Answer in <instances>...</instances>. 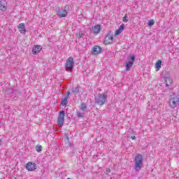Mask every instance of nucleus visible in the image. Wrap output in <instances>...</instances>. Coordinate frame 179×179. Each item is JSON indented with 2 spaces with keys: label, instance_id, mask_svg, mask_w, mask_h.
Here are the masks:
<instances>
[{
  "label": "nucleus",
  "instance_id": "nucleus-1",
  "mask_svg": "<svg viewBox=\"0 0 179 179\" xmlns=\"http://www.w3.org/2000/svg\"><path fill=\"white\" fill-rule=\"evenodd\" d=\"M72 10L71 7L69 5L66 6L64 8H56V15L60 19L64 17H66L68 16V13Z\"/></svg>",
  "mask_w": 179,
  "mask_h": 179
},
{
  "label": "nucleus",
  "instance_id": "nucleus-19",
  "mask_svg": "<svg viewBox=\"0 0 179 179\" xmlns=\"http://www.w3.org/2000/svg\"><path fill=\"white\" fill-rule=\"evenodd\" d=\"M61 106H63V107H66L68 106V97H64L62 99Z\"/></svg>",
  "mask_w": 179,
  "mask_h": 179
},
{
  "label": "nucleus",
  "instance_id": "nucleus-28",
  "mask_svg": "<svg viewBox=\"0 0 179 179\" xmlns=\"http://www.w3.org/2000/svg\"><path fill=\"white\" fill-rule=\"evenodd\" d=\"M124 29H125V24H122L120 25V27H119V30L122 32Z\"/></svg>",
  "mask_w": 179,
  "mask_h": 179
},
{
  "label": "nucleus",
  "instance_id": "nucleus-26",
  "mask_svg": "<svg viewBox=\"0 0 179 179\" xmlns=\"http://www.w3.org/2000/svg\"><path fill=\"white\" fill-rule=\"evenodd\" d=\"M67 145H69L71 149H72L73 150H75V145L73 144V143L70 141V143H68Z\"/></svg>",
  "mask_w": 179,
  "mask_h": 179
},
{
  "label": "nucleus",
  "instance_id": "nucleus-31",
  "mask_svg": "<svg viewBox=\"0 0 179 179\" xmlns=\"http://www.w3.org/2000/svg\"><path fill=\"white\" fill-rule=\"evenodd\" d=\"M109 173H111V169L110 168H107L106 170V175L108 176Z\"/></svg>",
  "mask_w": 179,
  "mask_h": 179
},
{
  "label": "nucleus",
  "instance_id": "nucleus-3",
  "mask_svg": "<svg viewBox=\"0 0 179 179\" xmlns=\"http://www.w3.org/2000/svg\"><path fill=\"white\" fill-rule=\"evenodd\" d=\"M107 101V96L106 94H99L97 97H95V103L99 106H104Z\"/></svg>",
  "mask_w": 179,
  "mask_h": 179
},
{
  "label": "nucleus",
  "instance_id": "nucleus-18",
  "mask_svg": "<svg viewBox=\"0 0 179 179\" xmlns=\"http://www.w3.org/2000/svg\"><path fill=\"white\" fill-rule=\"evenodd\" d=\"M162 68V60H158L156 63H155V69H156V71L157 72V71H160V69Z\"/></svg>",
  "mask_w": 179,
  "mask_h": 179
},
{
  "label": "nucleus",
  "instance_id": "nucleus-8",
  "mask_svg": "<svg viewBox=\"0 0 179 179\" xmlns=\"http://www.w3.org/2000/svg\"><path fill=\"white\" fill-rule=\"evenodd\" d=\"M179 98L177 96H171L169 99V106L171 108H176L178 106Z\"/></svg>",
  "mask_w": 179,
  "mask_h": 179
},
{
  "label": "nucleus",
  "instance_id": "nucleus-7",
  "mask_svg": "<svg viewBox=\"0 0 179 179\" xmlns=\"http://www.w3.org/2000/svg\"><path fill=\"white\" fill-rule=\"evenodd\" d=\"M64 122H65V110H60L57 117V124L64 127Z\"/></svg>",
  "mask_w": 179,
  "mask_h": 179
},
{
  "label": "nucleus",
  "instance_id": "nucleus-6",
  "mask_svg": "<svg viewBox=\"0 0 179 179\" xmlns=\"http://www.w3.org/2000/svg\"><path fill=\"white\" fill-rule=\"evenodd\" d=\"M114 41V36H113V31H108L107 34L105 36L103 44L108 45V44H113Z\"/></svg>",
  "mask_w": 179,
  "mask_h": 179
},
{
  "label": "nucleus",
  "instance_id": "nucleus-27",
  "mask_svg": "<svg viewBox=\"0 0 179 179\" xmlns=\"http://www.w3.org/2000/svg\"><path fill=\"white\" fill-rule=\"evenodd\" d=\"M122 21L124 23H128V15H125L124 17H123L122 18Z\"/></svg>",
  "mask_w": 179,
  "mask_h": 179
},
{
  "label": "nucleus",
  "instance_id": "nucleus-5",
  "mask_svg": "<svg viewBox=\"0 0 179 179\" xmlns=\"http://www.w3.org/2000/svg\"><path fill=\"white\" fill-rule=\"evenodd\" d=\"M73 66H75V61H73V57H69L65 63L66 69H70L67 70V72H72Z\"/></svg>",
  "mask_w": 179,
  "mask_h": 179
},
{
  "label": "nucleus",
  "instance_id": "nucleus-35",
  "mask_svg": "<svg viewBox=\"0 0 179 179\" xmlns=\"http://www.w3.org/2000/svg\"><path fill=\"white\" fill-rule=\"evenodd\" d=\"M94 157H98V156L97 155H94Z\"/></svg>",
  "mask_w": 179,
  "mask_h": 179
},
{
  "label": "nucleus",
  "instance_id": "nucleus-14",
  "mask_svg": "<svg viewBox=\"0 0 179 179\" xmlns=\"http://www.w3.org/2000/svg\"><path fill=\"white\" fill-rule=\"evenodd\" d=\"M101 51H103V48L99 45H95L92 48V54H94V55L101 54Z\"/></svg>",
  "mask_w": 179,
  "mask_h": 179
},
{
  "label": "nucleus",
  "instance_id": "nucleus-12",
  "mask_svg": "<svg viewBox=\"0 0 179 179\" xmlns=\"http://www.w3.org/2000/svg\"><path fill=\"white\" fill-rule=\"evenodd\" d=\"M101 30V26L100 24H96L92 29H90V31L91 33H94V34H99Z\"/></svg>",
  "mask_w": 179,
  "mask_h": 179
},
{
  "label": "nucleus",
  "instance_id": "nucleus-11",
  "mask_svg": "<svg viewBox=\"0 0 179 179\" xmlns=\"http://www.w3.org/2000/svg\"><path fill=\"white\" fill-rule=\"evenodd\" d=\"M41 50H43V46L40 45H35L32 48V54H34V55H37V54H40V52H41Z\"/></svg>",
  "mask_w": 179,
  "mask_h": 179
},
{
  "label": "nucleus",
  "instance_id": "nucleus-30",
  "mask_svg": "<svg viewBox=\"0 0 179 179\" xmlns=\"http://www.w3.org/2000/svg\"><path fill=\"white\" fill-rule=\"evenodd\" d=\"M72 96V94H71V92H70V91H68V92H66V95H65L64 97H67V99H69V96Z\"/></svg>",
  "mask_w": 179,
  "mask_h": 179
},
{
  "label": "nucleus",
  "instance_id": "nucleus-13",
  "mask_svg": "<svg viewBox=\"0 0 179 179\" xmlns=\"http://www.w3.org/2000/svg\"><path fill=\"white\" fill-rule=\"evenodd\" d=\"M8 3H6V0H1L0 1V10L1 12H6V10L8 9Z\"/></svg>",
  "mask_w": 179,
  "mask_h": 179
},
{
  "label": "nucleus",
  "instance_id": "nucleus-24",
  "mask_svg": "<svg viewBox=\"0 0 179 179\" xmlns=\"http://www.w3.org/2000/svg\"><path fill=\"white\" fill-rule=\"evenodd\" d=\"M77 117L78 118H85V114L80 112H77Z\"/></svg>",
  "mask_w": 179,
  "mask_h": 179
},
{
  "label": "nucleus",
  "instance_id": "nucleus-22",
  "mask_svg": "<svg viewBox=\"0 0 179 179\" xmlns=\"http://www.w3.org/2000/svg\"><path fill=\"white\" fill-rule=\"evenodd\" d=\"M86 108H87V106H86V104L85 103H80L81 111H85V110H86Z\"/></svg>",
  "mask_w": 179,
  "mask_h": 179
},
{
  "label": "nucleus",
  "instance_id": "nucleus-2",
  "mask_svg": "<svg viewBox=\"0 0 179 179\" xmlns=\"http://www.w3.org/2000/svg\"><path fill=\"white\" fill-rule=\"evenodd\" d=\"M143 167V156L141 154H137L134 158V167L135 171H141Z\"/></svg>",
  "mask_w": 179,
  "mask_h": 179
},
{
  "label": "nucleus",
  "instance_id": "nucleus-25",
  "mask_svg": "<svg viewBox=\"0 0 179 179\" xmlns=\"http://www.w3.org/2000/svg\"><path fill=\"white\" fill-rule=\"evenodd\" d=\"M36 152H38L40 153V152H41L43 150V146L36 145Z\"/></svg>",
  "mask_w": 179,
  "mask_h": 179
},
{
  "label": "nucleus",
  "instance_id": "nucleus-4",
  "mask_svg": "<svg viewBox=\"0 0 179 179\" xmlns=\"http://www.w3.org/2000/svg\"><path fill=\"white\" fill-rule=\"evenodd\" d=\"M135 59H136V56L135 55H130L129 61L125 64V71L127 72H128V71H131V68L134 66Z\"/></svg>",
  "mask_w": 179,
  "mask_h": 179
},
{
  "label": "nucleus",
  "instance_id": "nucleus-34",
  "mask_svg": "<svg viewBox=\"0 0 179 179\" xmlns=\"http://www.w3.org/2000/svg\"><path fill=\"white\" fill-rule=\"evenodd\" d=\"M13 99H14V100H17L16 96H14Z\"/></svg>",
  "mask_w": 179,
  "mask_h": 179
},
{
  "label": "nucleus",
  "instance_id": "nucleus-16",
  "mask_svg": "<svg viewBox=\"0 0 179 179\" xmlns=\"http://www.w3.org/2000/svg\"><path fill=\"white\" fill-rule=\"evenodd\" d=\"M14 92L15 90H13V88H6L5 90V94H9L10 96H11V97L13 96Z\"/></svg>",
  "mask_w": 179,
  "mask_h": 179
},
{
  "label": "nucleus",
  "instance_id": "nucleus-10",
  "mask_svg": "<svg viewBox=\"0 0 179 179\" xmlns=\"http://www.w3.org/2000/svg\"><path fill=\"white\" fill-rule=\"evenodd\" d=\"M25 169H27L28 171H34V170L37 169V165L34 162H29L25 165Z\"/></svg>",
  "mask_w": 179,
  "mask_h": 179
},
{
  "label": "nucleus",
  "instance_id": "nucleus-32",
  "mask_svg": "<svg viewBox=\"0 0 179 179\" xmlns=\"http://www.w3.org/2000/svg\"><path fill=\"white\" fill-rule=\"evenodd\" d=\"M15 94H20L21 92L19 90H14Z\"/></svg>",
  "mask_w": 179,
  "mask_h": 179
},
{
  "label": "nucleus",
  "instance_id": "nucleus-20",
  "mask_svg": "<svg viewBox=\"0 0 179 179\" xmlns=\"http://www.w3.org/2000/svg\"><path fill=\"white\" fill-rule=\"evenodd\" d=\"M85 34H86V31H79L78 34H76V36H78V38H82Z\"/></svg>",
  "mask_w": 179,
  "mask_h": 179
},
{
  "label": "nucleus",
  "instance_id": "nucleus-17",
  "mask_svg": "<svg viewBox=\"0 0 179 179\" xmlns=\"http://www.w3.org/2000/svg\"><path fill=\"white\" fill-rule=\"evenodd\" d=\"M71 92L74 94H78V93H80V91L79 90V86L73 87L71 89Z\"/></svg>",
  "mask_w": 179,
  "mask_h": 179
},
{
  "label": "nucleus",
  "instance_id": "nucleus-33",
  "mask_svg": "<svg viewBox=\"0 0 179 179\" xmlns=\"http://www.w3.org/2000/svg\"><path fill=\"white\" fill-rule=\"evenodd\" d=\"M131 139L135 140V139H136V136H131Z\"/></svg>",
  "mask_w": 179,
  "mask_h": 179
},
{
  "label": "nucleus",
  "instance_id": "nucleus-36",
  "mask_svg": "<svg viewBox=\"0 0 179 179\" xmlns=\"http://www.w3.org/2000/svg\"><path fill=\"white\" fill-rule=\"evenodd\" d=\"M0 143H1V139H0Z\"/></svg>",
  "mask_w": 179,
  "mask_h": 179
},
{
  "label": "nucleus",
  "instance_id": "nucleus-15",
  "mask_svg": "<svg viewBox=\"0 0 179 179\" xmlns=\"http://www.w3.org/2000/svg\"><path fill=\"white\" fill-rule=\"evenodd\" d=\"M18 30L22 34H26V25L24 23H20L18 25Z\"/></svg>",
  "mask_w": 179,
  "mask_h": 179
},
{
  "label": "nucleus",
  "instance_id": "nucleus-21",
  "mask_svg": "<svg viewBox=\"0 0 179 179\" xmlns=\"http://www.w3.org/2000/svg\"><path fill=\"white\" fill-rule=\"evenodd\" d=\"M64 137H65L64 142L66 145H68V143L71 142V140L69 139V136H68V134H64Z\"/></svg>",
  "mask_w": 179,
  "mask_h": 179
},
{
  "label": "nucleus",
  "instance_id": "nucleus-9",
  "mask_svg": "<svg viewBox=\"0 0 179 179\" xmlns=\"http://www.w3.org/2000/svg\"><path fill=\"white\" fill-rule=\"evenodd\" d=\"M164 80L166 83V87H167L166 92H167V90H170V86L173 85V79L169 75H165L164 76Z\"/></svg>",
  "mask_w": 179,
  "mask_h": 179
},
{
  "label": "nucleus",
  "instance_id": "nucleus-29",
  "mask_svg": "<svg viewBox=\"0 0 179 179\" xmlns=\"http://www.w3.org/2000/svg\"><path fill=\"white\" fill-rule=\"evenodd\" d=\"M120 33H122V31H120V29H117L115 32V36H120Z\"/></svg>",
  "mask_w": 179,
  "mask_h": 179
},
{
  "label": "nucleus",
  "instance_id": "nucleus-23",
  "mask_svg": "<svg viewBox=\"0 0 179 179\" xmlns=\"http://www.w3.org/2000/svg\"><path fill=\"white\" fill-rule=\"evenodd\" d=\"M147 24H148V26L152 27V26H153L155 24V20L151 19V20H148Z\"/></svg>",
  "mask_w": 179,
  "mask_h": 179
}]
</instances>
